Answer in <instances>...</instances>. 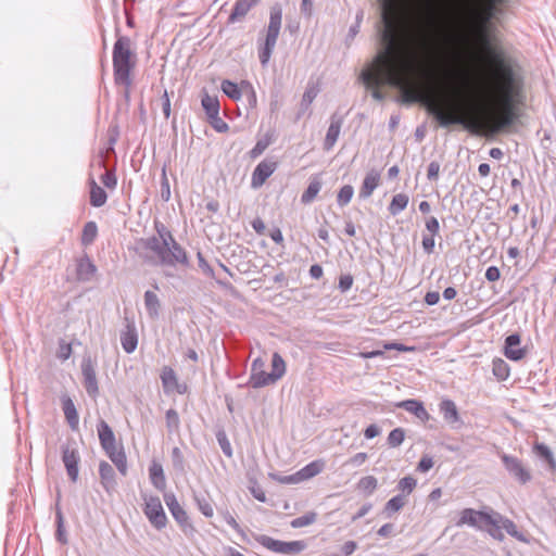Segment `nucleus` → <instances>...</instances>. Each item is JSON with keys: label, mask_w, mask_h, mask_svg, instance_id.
I'll return each instance as SVG.
<instances>
[{"label": "nucleus", "mask_w": 556, "mask_h": 556, "mask_svg": "<svg viewBox=\"0 0 556 556\" xmlns=\"http://www.w3.org/2000/svg\"><path fill=\"white\" fill-rule=\"evenodd\" d=\"M496 61L503 85V114L501 117V127L504 129L513 127L520 117L519 104L523 103V76L520 66L516 61L505 55L502 50L493 52Z\"/></svg>", "instance_id": "1"}, {"label": "nucleus", "mask_w": 556, "mask_h": 556, "mask_svg": "<svg viewBox=\"0 0 556 556\" xmlns=\"http://www.w3.org/2000/svg\"><path fill=\"white\" fill-rule=\"evenodd\" d=\"M405 101L408 103H420L428 115L442 128L452 126H460L465 130H471L472 128V124L467 118L468 110L464 105L453 106L450 113H445L434 99L420 92L408 96Z\"/></svg>", "instance_id": "2"}, {"label": "nucleus", "mask_w": 556, "mask_h": 556, "mask_svg": "<svg viewBox=\"0 0 556 556\" xmlns=\"http://www.w3.org/2000/svg\"><path fill=\"white\" fill-rule=\"evenodd\" d=\"M131 40L127 36L117 37L113 46V75L116 85L125 87L124 98L128 101L132 84L131 71L136 65L135 54L130 49Z\"/></svg>", "instance_id": "3"}, {"label": "nucleus", "mask_w": 556, "mask_h": 556, "mask_svg": "<svg viewBox=\"0 0 556 556\" xmlns=\"http://www.w3.org/2000/svg\"><path fill=\"white\" fill-rule=\"evenodd\" d=\"M154 255L149 253L139 252V257L147 264L157 265L162 267H177L181 266L188 268L191 266L190 258L186 249L175 239L168 241V244L161 247L153 242Z\"/></svg>", "instance_id": "4"}, {"label": "nucleus", "mask_w": 556, "mask_h": 556, "mask_svg": "<svg viewBox=\"0 0 556 556\" xmlns=\"http://www.w3.org/2000/svg\"><path fill=\"white\" fill-rule=\"evenodd\" d=\"M282 22V9L280 4L270 8L269 23L266 29V36L263 42L258 45V59L263 67L268 65L270 56L276 47Z\"/></svg>", "instance_id": "5"}, {"label": "nucleus", "mask_w": 556, "mask_h": 556, "mask_svg": "<svg viewBox=\"0 0 556 556\" xmlns=\"http://www.w3.org/2000/svg\"><path fill=\"white\" fill-rule=\"evenodd\" d=\"M253 539L269 551L280 554L295 555L303 552L307 544L303 540L285 542L266 534L252 533Z\"/></svg>", "instance_id": "6"}, {"label": "nucleus", "mask_w": 556, "mask_h": 556, "mask_svg": "<svg viewBox=\"0 0 556 556\" xmlns=\"http://www.w3.org/2000/svg\"><path fill=\"white\" fill-rule=\"evenodd\" d=\"M164 501H165V504L168 507V510L172 514L173 518L179 525L181 531L187 536H192L195 533V528L190 522L187 511L185 510L184 507L180 506L175 494L165 493Z\"/></svg>", "instance_id": "7"}, {"label": "nucleus", "mask_w": 556, "mask_h": 556, "mask_svg": "<svg viewBox=\"0 0 556 556\" xmlns=\"http://www.w3.org/2000/svg\"><path fill=\"white\" fill-rule=\"evenodd\" d=\"M154 229L157 233V236H151L149 238H141L137 241L136 252L139 254V252H154L153 242L156 241V243L161 247H165L168 244V241H172L174 238L172 231L160 220L154 222Z\"/></svg>", "instance_id": "8"}, {"label": "nucleus", "mask_w": 556, "mask_h": 556, "mask_svg": "<svg viewBox=\"0 0 556 556\" xmlns=\"http://www.w3.org/2000/svg\"><path fill=\"white\" fill-rule=\"evenodd\" d=\"M143 513L150 523L157 530L165 528L167 525V517L160 497L156 495L143 496Z\"/></svg>", "instance_id": "9"}, {"label": "nucleus", "mask_w": 556, "mask_h": 556, "mask_svg": "<svg viewBox=\"0 0 556 556\" xmlns=\"http://www.w3.org/2000/svg\"><path fill=\"white\" fill-rule=\"evenodd\" d=\"M75 445V442H73L63 444L61 447L62 462L65 466L68 478L73 482H76L78 479L80 463V455Z\"/></svg>", "instance_id": "10"}, {"label": "nucleus", "mask_w": 556, "mask_h": 556, "mask_svg": "<svg viewBox=\"0 0 556 556\" xmlns=\"http://www.w3.org/2000/svg\"><path fill=\"white\" fill-rule=\"evenodd\" d=\"M501 459L508 473L521 484H526L532 479L530 471L518 457L504 453L501 455Z\"/></svg>", "instance_id": "11"}, {"label": "nucleus", "mask_w": 556, "mask_h": 556, "mask_svg": "<svg viewBox=\"0 0 556 556\" xmlns=\"http://www.w3.org/2000/svg\"><path fill=\"white\" fill-rule=\"evenodd\" d=\"M439 412L442 415L443 420L452 429H460L464 426V421L453 400L442 399L439 403Z\"/></svg>", "instance_id": "12"}, {"label": "nucleus", "mask_w": 556, "mask_h": 556, "mask_svg": "<svg viewBox=\"0 0 556 556\" xmlns=\"http://www.w3.org/2000/svg\"><path fill=\"white\" fill-rule=\"evenodd\" d=\"M81 375H83V383L86 389L87 394L96 399L99 395V387H98V380H97V374L96 368L90 359L84 358L81 362Z\"/></svg>", "instance_id": "13"}, {"label": "nucleus", "mask_w": 556, "mask_h": 556, "mask_svg": "<svg viewBox=\"0 0 556 556\" xmlns=\"http://www.w3.org/2000/svg\"><path fill=\"white\" fill-rule=\"evenodd\" d=\"M277 167L278 163L273 159H265L260 162L252 173L251 186L253 188H260L263 186Z\"/></svg>", "instance_id": "14"}, {"label": "nucleus", "mask_w": 556, "mask_h": 556, "mask_svg": "<svg viewBox=\"0 0 556 556\" xmlns=\"http://www.w3.org/2000/svg\"><path fill=\"white\" fill-rule=\"evenodd\" d=\"M502 520L503 516L500 513H486L485 516H482V526L480 530L488 532L493 539L497 541H503L505 536L503 533L504 529Z\"/></svg>", "instance_id": "15"}, {"label": "nucleus", "mask_w": 556, "mask_h": 556, "mask_svg": "<svg viewBox=\"0 0 556 556\" xmlns=\"http://www.w3.org/2000/svg\"><path fill=\"white\" fill-rule=\"evenodd\" d=\"M265 361L262 357H256L251 364V374L248 386L253 389H260L270 384L268 372L264 370Z\"/></svg>", "instance_id": "16"}, {"label": "nucleus", "mask_w": 556, "mask_h": 556, "mask_svg": "<svg viewBox=\"0 0 556 556\" xmlns=\"http://www.w3.org/2000/svg\"><path fill=\"white\" fill-rule=\"evenodd\" d=\"M121 344L127 354L135 352L138 345V332L135 321L128 317H125V327L121 331Z\"/></svg>", "instance_id": "17"}, {"label": "nucleus", "mask_w": 556, "mask_h": 556, "mask_svg": "<svg viewBox=\"0 0 556 556\" xmlns=\"http://www.w3.org/2000/svg\"><path fill=\"white\" fill-rule=\"evenodd\" d=\"M343 122H344V116L339 114L338 112H334L330 116V124H329L325 140H324V150L325 151H330L334 147V144L338 141V138L340 136Z\"/></svg>", "instance_id": "18"}, {"label": "nucleus", "mask_w": 556, "mask_h": 556, "mask_svg": "<svg viewBox=\"0 0 556 556\" xmlns=\"http://www.w3.org/2000/svg\"><path fill=\"white\" fill-rule=\"evenodd\" d=\"M521 337L519 333L514 332L505 338L504 355L514 362L521 361L526 356V350L520 348Z\"/></svg>", "instance_id": "19"}, {"label": "nucleus", "mask_w": 556, "mask_h": 556, "mask_svg": "<svg viewBox=\"0 0 556 556\" xmlns=\"http://www.w3.org/2000/svg\"><path fill=\"white\" fill-rule=\"evenodd\" d=\"M396 408H402L416 418H418L421 422H427L431 416L428 410L425 408V405L421 401L416 399H408L394 404Z\"/></svg>", "instance_id": "20"}, {"label": "nucleus", "mask_w": 556, "mask_h": 556, "mask_svg": "<svg viewBox=\"0 0 556 556\" xmlns=\"http://www.w3.org/2000/svg\"><path fill=\"white\" fill-rule=\"evenodd\" d=\"M97 273V266L88 255H85L76 262V279L80 282L90 281Z\"/></svg>", "instance_id": "21"}, {"label": "nucleus", "mask_w": 556, "mask_h": 556, "mask_svg": "<svg viewBox=\"0 0 556 556\" xmlns=\"http://www.w3.org/2000/svg\"><path fill=\"white\" fill-rule=\"evenodd\" d=\"M61 403L65 419L70 428L73 431L77 430L79 424V416L73 400L67 394H63L61 396Z\"/></svg>", "instance_id": "22"}, {"label": "nucleus", "mask_w": 556, "mask_h": 556, "mask_svg": "<svg viewBox=\"0 0 556 556\" xmlns=\"http://www.w3.org/2000/svg\"><path fill=\"white\" fill-rule=\"evenodd\" d=\"M255 4L256 0H237L230 15L228 16L227 24L241 22Z\"/></svg>", "instance_id": "23"}, {"label": "nucleus", "mask_w": 556, "mask_h": 556, "mask_svg": "<svg viewBox=\"0 0 556 556\" xmlns=\"http://www.w3.org/2000/svg\"><path fill=\"white\" fill-rule=\"evenodd\" d=\"M485 511L475 510L472 508H465L460 513V517L456 522V526L462 527L468 525L472 528L480 530L482 526V516H485Z\"/></svg>", "instance_id": "24"}, {"label": "nucleus", "mask_w": 556, "mask_h": 556, "mask_svg": "<svg viewBox=\"0 0 556 556\" xmlns=\"http://www.w3.org/2000/svg\"><path fill=\"white\" fill-rule=\"evenodd\" d=\"M108 457L112 460V463L116 466L118 472L122 476L127 475V457L124 451V447L121 446L117 448L116 444L112 445L109 450H103Z\"/></svg>", "instance_id": "25"}, {"label": "nucleus", "mask_w": 556, "mask_h": 556, "mask_svg": "<svg viewBox=\"0 0 556 556\" xmlns=\"http://www.w3.org/2000/svg\"><path fill=\"white\" fill-rule=\"evenodd\" d=\"M99 476L101 484L106 492H110L116 486L115 471L113 467L105 460H101L99 464Z\"/></svg>", "instance_id": "26"}, {"label": "nucleus", "mask_w": 556, "mask_h": 556, "mask_svg": "<svg viewBox=\"0 0 556 556\" xmlns=\"http://www.w3.org/2000/svg\"><path fill=\"white\" fill-rule=\"evenodd\" d=\"M379 181H380V173L375 170V169H371L369 170L364 180H363V184H362V187L359 189V198L361 199H367L369 198L374 190L378 187L379 185Z\"/></svg>", "instance_id": "27"}, {"label": "nucleus", "mask_w": 556, "mask_h": 556, "mask_svg": "<svg viewBox=\"0 0 556 556\" xmlns=\"http://www.w3.org/2000/svg\"><path fill=\"white\" fill-rule=\"evenodd\" d=\"M534 454L547 465V469L551 472L556 471V460L552 450L545 444L536 442L533 445Z\"/></svg>", "instance_id": "28"}, {"label": "nucleus", "mask_w": 556, "mask_h": 556, "mask_svg": "<svg viewBox=\"0 0 556 556\" xmlns=\"http://www.w3.org/2000/svg\"><path fill=\"white\" fill-rule=\"evenodd\" d=\"M97 430L100 444L103 450H109L112 445L116 444L115 434L108 422L100 420L97 426Z\"/></svg>", "instance_id": "29"}, {"label": "nucleus", "mask_w": 556, "mask_h": 556, "mask_svg": "<svg viewBox=\"0 0 556 556\" xmlns=\"http://www.w3.org/2000/svg\"><path fill=\"white\" fill-rule=\"evenodd\" d=\"M286 374V362L282 356L275 352L271 357V371L268 372V380H270V384L276 383L280 380Z\"/></svg>", "instance_id": "30"}, {"label": "nucleus", "mask_w": 556, "mask_h": 556, "mask_svg": "<svg viewBox=\"0 0 556 556\" xmlns=\"http://www.w3.org/2000/svg\"><path fill=\"white\" fill-rule=\"evenodd\" d=\"M325 468V462L323 459H316L307 465H305L303 468H301L299 471H296V476L299 479V482H302L304 480L311 479L318 473H320Z\"/></svg>", "instance_id": "31"}, {"label": "nucleus", "mask_w": 556, "mask_h": 556, "mask_svg": "<svg viewBox=\"0 0 556 556\" xmlns=\"http://www.w3.org/2000/svg\"><path fill=\"white\" fill-rule=\"evenodd\" d=\"M144 307L151 319H157L160 316L161 302L156 293L151 290L144 292Z\"/></svg>", "instance_id": "32"}, {"label": "nucleus", "mask_w": 556, "mask_h": 556, "mask_svg": "<svg viewBox=\"0 0 556 556\" xmlns=\"http://www.w3.org/2000/svg\"><path fill=\"white\" fill-rule=\"evenodd\" d=\"M201 105L207 117L219 114L220 105L218 98L216 96L208 94L205 89L202 90Z\"/></svg>", "instance_id": "33"}, {"label": "nucleus", "mask_w": 556, "mask_h": 556, "mask_svg": "<svg viewBox=\"0 0 556 556\" xmlns=\"http://www.w3.org/2000/svg\"><path fill=\"white\" fill-rule=\"evenodd\" d=\"M90 204L93 207H101L106 203L108 194L93 178L90 179Z\"/></svg>", "instance_id": "34"}, {"label": "nucleus", "mask_w": 556, "mask_h": 556, "mask_svg": "<svg viewBox=\"0 0 556 556\" xmlns=\"http://www.w3.org/2000/svg\"><path fill=\"white\" fill-rule=\"evenodd\" d=\"M151 483L159 491H164L166 488V478L163 467L160 464L153 463L149 468Z\"/></svg>", "instance_id": "35"}, {"label": "nucleus", "mask_w": 556, "mask_h": 556, "mask_svg": "<svg viewBox=\"0 0 556 556\" xmlns=\"http://www.w3.org/2000/svg\"><path fill=\"white\" fill-rule=\"evenodd\" d=\"M405 504L406 498H404V494H397L386 503L382 514L386 518H391L395 513H399Z\"/></svg>", "instance_id": "36"}, {"label": "nucleus", "mask_w": 556, "mask_h": 556, "mask_svg": "<svg viewBox=\"0 0 556 556\" xmlns=\"http://www.w3.org/2000/svg\"><path fill=\"white\" fill-rule=\"evenodd\" d=\"M162 386L165 393H170L174 391V387L177 382V375L175 370L169 366H164L162 368L161 375H160Z\"/></svg>", "instance_id": "37"}, {"label": "nucleus", "mask_w": 556, "mask_h": 556, "mask_svg": "<svg viewBox=\"0 0 556 556\" xmlns=\"http://www.w3.org/2000/svg\"><path fill=\"white\" fill-rule=\"evenodd\" d=\"M409 198L405 193H397L393 195L388 211L392 216L399 215L402 211H404L408 204Z\"/></svg>", "instance_id": "38"}, {"label": "nucleus", "mask_w": 556, "mask_h": 556, "mask_svg": "<svg viewBox=\"0 0 556 556\" xmlns=\"http://www.w3.org/2000/svg\"><path fill=\"white\" fill-rule=\"evenodd\" d=\"M220 89L231 100L237 101L242 97L243 89L241 87V84L238 85L232 80L224 79L220 84Z\"/></svg>", "instance_id": "39"}, {"label": "nucleus", "mask_w": 556, "mask_h": 556, "mask_svg": "<svg viewBox=\"0 0 556 556\" xmlns=\"http://www.w3.org/2000/svg\"><path fill=\"white\" fill-rule=\"evenodd\" d=\"M98 236V225L96 222L90 220L84 225L81 232V244L88 247L92 244Z\"/></svg>", "instance_id": "40"}, {"label": "nucleus", "mask_w": 556, "mask_h": 556, "mask_svg": "<svg viewBox=\"0 0 556 556\" xmlns=\"http://www.w3.org/2000/svg\"><path fill=\"white\" fill-rule=\"evenodd\" d=\"M320 189H321L320 180H318L316 178L311 180L307 188L304 190V192L301 195V202L303 204L312 203L315 200V198L317 197Z\"/></svg>", "instance_id": "41"}, {"label": "nucleus", "mask_w": 556, "mask_h": 556, "mask_svg": "<svg viewBox=\"0 0 556 556\" xmlns=\"http://www.w3.org/2000/svg\"><path fill=\"white\" fill-rule=\"evenodd\" d=\"M170 460H172L173 468L177 473H180V475L186 473L187 465H186L185 456L182 454V451L178 446H175L172 448Z\"/></svg>", "instance_id": "42"}, {"label": "nucleus", "mask_w": 556, "mask_h": 556, "mask_svg": "<svg viewBox=\"0 0 556 556\" xmlns=\"http://www.w3.org/2000/svg\"><path fill=\"white\" fill-rule=\"evenodd\" d=\"M378 486V480L374 476H366L358 480L357 482V490L365 493V495L369 496L371 495Z\"/></svg>", "instance_id": "43"}, {"label": "nucleus", "mask_w": 556, "mask_h": 556, "mask_svg": "<svg viewBox=\"0 0 556 556\" xmlns=\"http://www.w3.org/2000/svg\"><path fill=\"white\" fill-rule=\"evenodd\" d=\"M492 371H493V375L498 380H502V381L506 380L509 377V372H510L508 364L502 358L493 359Z\"/></svg>", "instance_id": "44"}, {"label": "nucleus", "mask_w": 556, "mask_h": 556, "mask_svg": "<svg viewBox=\"0 0 556 556\" xmlns=\"http://www.w3.org/2000/svg\"><path fill=\"white\" fill-rule=\"evenodd\" d=\"M273 142V135L266 134L263 138L258 139L255 146L250 150L249 154L251 159L258 157Z\"/></svg>", "instance_id": "45"}, {"label": "nucleus", "mask_w": 556, "mask_h": 556, "mask_svg": "<svg viewBox=\"0 0 556 556\" xmlns=\"http://www.w3.org/2000/svg\"><path fill=\"white\" fill-rule=\"evenodd\" d=\"M166 428L169 433H176L180 428V419L176 409L169 408L165 413Z\"/></svg>", "instance_id": "46"}, {"label": "nucleus", "mask_w": 556, "mask_h": 556, "mask_svg": "<svg viewBox=\"0 0 556 556\" xmlns=\"http://www.w3.org/2000/svg\"><path fill=\"white\" fill-rule=\"evenodd\" d=\"M417 480L412 476H406L397 482L396 489L400 491L399 494H404V498H406L415 490Z\"/></svg>", "instance_id": "47"}, {"label": "nucleus", "mask_w": 556, "mask_h": 556, "mask_svg": "<svg viewBox=\"0 0 556 556\" xmlns=\"http://www.w3.org/2000/svg\"><path fill=\"white\" fill-rule=\"evenodd\" d=\"M503 529L513 538L517 539L518 541L520 542H527V538L525 536V534L522 532H520L518 529H517V526L515 525V522L506 517L503 516Z\"/></svg>", "instance_id": "48"}, {"label": "nucleus", "mask_w": 556, "mask_h": 556, "mask_svg": "<svg viewBox=\"0 0 556 556\" xmlns=\"http://www.w3.org/2000/svg\"><path fill=\"white\" fill-rule=\"evenodd\" d=\"M317 514L314 511H308L300 517H296L291 520L290 526L294 529L303 528L309 526L316 521Z\"/></svg>", "instance_id": "49"}, {"label": "nucleus", "mask_w": 556, "mask_h": 556, "mask_svg": "<svg viewBox=\"0 0 556 556\" xmlns=\"http://www.w3.org/2000/svg\"><path fill=\"white\" fill-rule=\"evenodd\" d=\"M215 437H216V440H217L218 445H219L220 450L223 451V453L227 457H231L232 456V447L228 440L226 431L224 429H219L216 431Z\"/></svg>", "instance_id": "50"}, {"label": "nucleus", "mask_w": 556, "mask_h": 556, "mask_svg": "<svg viewBox=\"0 0 556 556\" xmlns=\"http://www.w3.org/2000/svg\"><path fill=\"white\" fill-rule=\"evenodd\" d=\"M354 194V188L351 185H344L338 192L337 203L340 207H344L350 203Z\"/></svg>", "instance_id": "51"}, {"label": "nucleus", "mask_w": 556, "mask_h": 556, "mask_svg": "<svg viewBox=\"0 0 556 556\" xmlns=\"http://www.w3.org/2000/svg\"><path fill=\"white\" fill-rule=\"evenodd\" d=\"M56 531L55 539L61 544H67V534L64 526L63 515L60 510L56 511Z\"/></svg>", "instance_id": "52"}, {"label": "nucleus", "mask_w": 556, "mask_h": 556, "mask_svg": "<svg viewBox=\"0 0 556 556\" xmlns=\"http://www.w3.org/2000/svg\"><path fill=\"white\" fill-rule=\"evenodd\" d=\"M241 87L243 89L242 93L244 92L247 96V101H248L249 106L251 109L256 108L257 97H256V92H255L252 84L249 80H242Z\"/></svg>", "instance_id": "53"}, {"label": "nucleus", "mask_w": 556, "mask_h": 556, "mask_svg": "<svg viewBox=\"0 0 556 556\" xmlns=\"http://www.w3.org/2000/svg\"><path fill=\"white\" fill-rule=\"evenodd\" d=\"M405 439V431L403 428H394L390 431L387 442L391 447L400 446Z\"/></svg>", "instance_id": "54"}, {"label": "nucleus", "mask_w": 556, "mask_h": 556, "mask_svg": "<svg viewBox=\"0 0 556 556\" xmlns=\"http://www.w3.org/2000/svg\"><path fill=\"white\" fill-rule=\"evenodd\" d=\"M316 96H317V91L314 88H307L305 90V92L303 93V97H302L299 116L309 108V105L312 104V102L314 101Z\"/></svg>", "instance_id": "55"}, {"label": "nucleus", "mask_w": 556, "mask_h": 556, "mask_svg": "<svg viewBox=\"0 0 556 556\" xmlns=\"http://www.w3.org/2000/svg\"><path fill=\"white\" fill-rule=\"evenodd\" d=\"M208 119V123L210 125L217 131V132H220V134H224L226 131H228L229 129V126L228 124L219 116V114L217 115H212L210 117H207Z\"/></svg>", "instance_id": "56"}, {"label": "nucleus", "mask_w": 556, "mask_h": 556, "mask_svg": "<svg viewBox=\"0 0 556 556\" xmlns=\"http://www.w3.org/2000/svg\"><path fill=\"white\" fill-rule=\"evenodd\" d=\"M195 502L199 510L207 518L212 517L214 514L213 507L211 503L205 497L195 496Z\"/></svg>", "instance_id": "57"}, {"label": "nucleus", "mask_w": 556, "mask_h": 556, "mask_svg": "<svg viewBox=\"0 0 556 556\" xmlns=\"http://www.w3.org/2000/svg\"><path fill=\"white\" fill-rule=\"evenodd\" d=\"M269 477L281 483V484H296L299 483V479H298V476H296V472L293 473V475H288V476H282V475H279V473H269Z\"/></svg>", "instance_id": "58"}, {"label": "nucleus", "mask_w": 556, "mask_h": 556, "mask_svg": "<svg viewBox=\"0 0 556 556\" xmlns=\"http://www.w3.org/2000/svg\"><path fill=\"white\" fill-rule=\"evenodd\" d=\"M161 198L165 202L169 201L170 199V186L166 176L165 168H163L161 178Z\"/></svg>", "instance_id": "59"}, {"label": "nucleus", "mask_w": 556, "mask_h": 556, "mask_svg": "<svg viewBox=\"0 0 556 556\" xmlns=\"http://www.w3.org/2000/svg\"><path fill=\"white\" fill-rule=\"evenodd\" d=\"M354 278L351 274L339 277L338 289L341 293H346L353 286Z\"/></svg>", "instance_id": "60"}, {"label": "nucleus", "mask_w": 556, "mask_h": 556, "mask_svg": "<svg viewBox=\"0 0 556 556\" xmlns=\"http://www.w3.org/2000/svg\"><path fill=\"white\" fill-rule=\"evenodd\" d=\"M198 258V265L202 269V271L210 278H214V269L212 266L207 263L205 257L203 256L201 251H198L197 253Z\"/></svg>", "instance_id": "61"}, {"label": "nucleus", "mask_w": 556, "mask_h": 556, "mask_svg": "<svg viewBox=\"0 0 556 556\" xmlns=\"http://www.w3.org/2000/svg\"><path fill=\"white\" fill-rule=\"evenodd\" d=\"M224 520L227 522L228 526H230L238 534L241 535L243 540L247 539L245 533L243 529L240 527V525L237 522L235 517L230 513H226L224 515Z\"/></svg>", "instance_id": "62"}, {"label": "nucleus", "mask_w": 556, "mask_h": 556, "mask_svg": "<svg viewBox=\"0 0 556 556\" xmlns=\"http://www.w3.org/2000/svg\"><path fill=\"white\" fill-rule=\"evenodd\" d=\"M426 229L427 231H429V233L431 236H438L439 232H440V224H439V220L437 217L434 216H429L427 219H426Z\"/></svg>", "instance_id": "63"}, {"label": "nucleus", "mask_w": 556, "mask_h": 556, "mask_svg": "<svg viewBox=\"0 0 556 556\" xmlns=\"http://www.w3.org/2000/svg\"><path fill=\"white\" fill-rule=\"evenodd\" d=\"M101 181L109 189H114L116 187V185H117V178H116L115 173L114 172H110V170H106L101 176Z\"/></svg>", "instance_id": "64"}]
</instances>
